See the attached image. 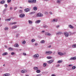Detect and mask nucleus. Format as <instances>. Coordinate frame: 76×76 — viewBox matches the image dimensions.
Returning a JSON list of instances; mask_svg holds the SVG:
<instances>
[{
    "label": "nucleus",
    "mask_w": 76,
    "mask_h": 76,
    "mask_svg": "<svg viewBox=\"0 0 76 76\" xmlns=\"http://www.w3.org/2000/svg\"><path fill=\"white\" fill-rule=\"evenodd\" d=\"M36 16L37 17H42L43 16V14L41 13H39Z\"/></svg>",
    "instance_id": "f257e3e1"
},
{
    "label": "nucleus",
    "mask_w": 76,
    "mask_h": 76,
    "mask_svg": "<svg viewBox=\"0 0 76 76\" xmlns=\"http://www.w3.org/2000/svg\"><path fill=\"white\" fill-rule=\"evenodd\" d=\"M65 53H62L61 52H59L58 53V55L59 56H63V55H65Z\"/></svg>",
    "instance_id": "f03ea898"
},
{
    "label": "nucleus",
    "mask_w": 76,
    "mask_h": 76,
    "mask_svg": "<svg viewBox=\"0 0 76 76\" xmlns=\"http://www.w3.org/2000/svg\"><path fill=\"white\" fill-rule=\"evenodd\" d=\"M64 35H65L66 37H69V33L67 32H64Z\"/></svg>",
    "instance_id": "7ed1b4c3"
},
{
    "label": "nucleus",
    "mask_w": 76,
    "mask_h": 76,
    "mask_svg": "<svg viewBox=\"0 0 76 76\" xmlns=\"http://www.w3.org/2000/svg\"><path fill=\"white\" fill-rule=\"evenodd\" d=\"M25 16V14H21L19 15V17L20 18H23V17H24Z\"/></svg>",
    "instance_id": "20e7f679"
},
{
    "label": "nucleus",
    "mask_w": 76,
    "mask_h": 76,
    "mask_svg": "<svg viewBox=\"0 0 76 76\" xmlns=\"http://www.w3.org/2000/svg\"><path fill=\"white\" fill-rule=\"evenodd\" d=\"M76 59V56L72 57L69 59V60H75Z\"/></svg>",
    "instance_id": "39448f33"
},
{
    "label": "nucleus",
    "mask_w": 76,
    "mask_h": 76,
    "mask_svg": "<svg viewBox=\"0 0 76 76\" xmlns=\"http://www.w3.org/2000/svg\"><path fill=\"white\" fill-rule=\"evenodd\" d=\"M25 12H29L30 10H31V8L29 9V8H27L26 9H25Z\"/></svg>",
    "instance_id": "423d86ee"
},
{
    "label": "nucleus",
    "mask_w": 76,
    "mask_h": 76,
    "mask_svg": "<svg viewBox=\"0 0 76 76\" xmlns=\"http://www.w3.org/2000/svg\"><path fill=\"white\" fill-rule=\"evenodd\" d=\"M39 56V55L38 54H36L34 55V56L33 57H35L36 58H37V57H38Z\"/></svg>",
    "instance_id": "0eeeda50"
},
{
    "label": "nucleus",
    "mask_w": 76,
    "mask_h": 76,
    "mask_svg": "<svg viewBox=\"0 0 76 76\" xmlns=\"http://www.w3.org/2000/svg\"><path fill=\"white\" fill-rule=\"evenodd\" d=\"M26 72H27V70H23L21 71L22 73H26Z\"/></svg>",
    "instance_id": "6e6552de"
},
{
    "label": "nucleus",
    "mask_w": 76,
    "mask_h": 76,
    "mask_svg": "<svg viewBox=\"0 0 76 76\" xmlns=\"http://www.w3.org/2000/svg\"><path fill=\"white\" fill-rule=\"evenodd\" d=\"M54 61L53 60H50L49 61H48V63L49 64H51V63H52Z\"/></svg>",
    "instance_id": "1a4fd4ad"
},
{
    "label": "nucleus",
    "mask_w": 76,
    "mask_h": 76,
    "mask_svg": "<svg viewBox=\"0 0 76 76\" xmlns=\"http://www.w3.org/2000/svg\"><path fill=\"white\" fill-rule=\"evenodd\" d=\"M40 22H41V20H38L36 21L35 23H36L37 24H38V23H39Z\"/></svg>",
    "instance_id": "9d476101"
},
{
    "label": "nucleus",
    "mask_w": 76,
    "mask_h": 76,
    "mask_svg": "<svg viewBox=\"0 0 76 76\" xmlns=\"http://www.w3.org/2000/svg\"><path fill=\"white\" fill-rule=\"evenodd\" d=\"M45 35H47L48 36H50L51 35V34L50 33H45Z\"/></svg>",
    "instance_id": "9b49d317"
},
{
    "label": "nucleus",
    "mask_w": 76,
    "mask_h": 76,
    "mask_svg": "<svg viewBox=\"0 0 76 76\" xmlns=\"http://www.w3.org/2000/svg\"><path fill=\"white\" fill-rule=\"evenodd\" d=\"M57 20H58L57 19H54L52 21V22H57Z\"/></svg>",
    "instance_id": "f8f14e48"
},
{
    "label": "nucleus",
    "mask_w": 76,
    "mask_h": 76,
    "mask_svg": "<svg viewBox=\"0 0 76 76\" xmlns=\"http://www.w3.org/2000/svg\"><path fill=\"white\" fill-rule=\"evenodd\" d=\"M61 0H57V3L58 4H60L61 3Z\"/></svg>",
    "instance_id": "ddd939ff"
},
{
    "label": "nucleus",
    "mask_w": 76,
    "mask_h": 76,
    "mask_svg": "<svg viewBox=\"0 0 76 76\" xmlns=\"http://www.w3.org/2000/svg\"><path fill=\"white\" fill-rule=\"evenodd\" d=\"M69 27L70 28H71V29H73V26L71 25H70L69 26Z\"/></svg>",
    "instance_id": "4468645a"
},
{
    "label": "nucleus",
    "mask_w": 76,
    "mask_h": 76,
    "mask_svg": "<svg viewBox=\"0 0 76 76\" xmlns=\"http://www.w3.org/2000/svg\"><path fill=\"white\" fill-rule=\"evenodd\" d=\"M36 1H37L36 0H32V2L31 3H36Z\"/></svg>",
    "instance_id": "2eb2a0df"
},
{
    "label": "nucleus",
    "mask_w": 76,
    "mask_h": 76,
    "mask_svg": "<svg viewBox=\"0 0 76 76\" xmlns=\"http://www.w3.org/2000/svg\"><path fill=\"white\" fill-rule=\"evenodd\" d=\"M17 28V26L16 25L15 26H12V29H15V28Z\"/></svg>",
    "instance_id": "dca6fc26"
},
{
    "label": "nucleus",
    "mask_w": 76,
    "mask_h": 76,
    "mask_svg": "<svg viewBox=\"0 0 76 76\" xmlns=\"http://www.w3.org/2000/svg\"><path fill=\"white\" fill-rule=\"evenodd\" d=\"M34 70H37L38 69V68L37 67H34Z\"/></svg>",
    "instance_id": "f3484780"
},
{
    "label": "nucleus",
    "mask_w": 76,
    "mask_h": 76,
    "mask_svg": "<svg viewBox=\"0 0 76 76\" xmlns=\"http://www.w3.org/2000/svg\"><path fill=\"white\" fill-rule=\"evenodd\" d=\"M5 3V1H2L0 2L1 4H4V3Z\"/></svg>",
    "instance_id": "a211bd4d"
},
{
    "label": "nucleus",
    "mask_w": 76,
    "mask_h": 76,
    "mask_svg": "<svg viewBox=\"0 0 76 76\" xmlns=\"http://www.w3.org/2000/svg\"><path fill=\"white\" fill-rule=\"evenodd\" d=\"M7 10V9L5 8L4 9V10L3 11V13H5L6 11Z\"/></svg>",
    "instance_id": "6ab92c4d"
},
{
    "label": "nucleus",
    "mask_w": 76,
    "mask_h": 76,
    "mask_svg": "<svg viewBox=\"0 0 76 76\" xmlns=\"http://www.w3.org/2000/svg\"><path fill=\"white\" fill-rule=\"evenodd\" d=\"M14 46L15 47H19V45L18 44H16L14 45Z\"/></svg>",
    "instance_id": "aec40b11"
},
{
    "label": "nucleus",
    "mask_w": 76,
    "mask_h": 76,
    "mask_svg": "<svg viewBox=\"0 0 76 76\" xmlns=\"http://www.w3.org/2000/svg\"><path fill=\"white\" fill-rule=\"evenodd\" d=\"M33 9L34 10H37V7H35L33 8Z\"/></svg>",
    "instance_id": "412c9836"
},
{
    "label": "nucleus",
    "mask_w": 76,
    "mask_h": 76,
    "mask_svg": "<svg viewBox=\"0 0 76 76\" xmlns=\"http://www.w3.org/2000/svg\"><path fill=\"white\" fill-rule=\"evenodd\" d=\"M62 60L58 61L57 62V63H62Z\"/></svg>",
    "instance_id": "4be33fe9"
},
{
    "label": "nucleus",
    "mask_w": 76,
    "mask_h": 76,
    "mask_svg": "<svg viewBox=\"0 0 76 76\" xmlns=\"http://www.w3.org/2000/svg\"><path fill=\"white\" fill-rule=\"evenodd\" d=\"M12 50H13V48H8V50H9L10 51H11Z\"/></svg>",
    "instance_id": "5701e85b"
},
{
    "label": "nucleus",
    "mask_w": 76,
    "mask_h": 76,
    "mask_svg": "<svg viewBox=\"0 0 76 76\" xmlns=\"http://www.w3.org/2000/svg\"><path fill=\"white\" fill-rule=\"evenodd\" d=\"M32 0H28V2L29 3H32Z\"/></svg>",
    "instance_id": "b1692460"
},
{
    "label": "nucleus",
    "mask_w": 76,
    "mask_h": 76,
    "mask_svg": "<svg viewBox=\"0 0 76 76\" xmlns=\"http://www.w3.org/2000/svg\"><path fill=\"white\" fill-rule=\"evenodd\" d=\"M46 54H49V51H46L45 52Z\"/></svg>",
    "instance_id": "393cba45"
},
{
    "label": "nucleus",
    "mask_w": 76,
    "mask_h": 76,
    "mask_svg": "<svg viewBox=\"0 0 76 76\" xmlns=\"http://www.w3.org/2000/svg\"><path fill=\"white\" fill-rule=\"evenodd\" d=\"M72 48H76V45L74 44L72 46Z\"/></svg>",
    "instance_id": "a878e982"
},
{
    "label": "nucleus",
    "mask_w": 76,
    "mask_h": 76,
    "mask_svg": "<svg viewBox=\"0 0 76 76\" xmlns=\"http://www.w3.org/2000/svg\"><path fill=\"white\" fill-rule=\"evenodd\" d=\"M43 67H46L47 66V64L46 63H44L43 64Z\"/></svg>",
    "instance_id": "bb28decb"
},
{
    "label": "nucleus",
    "mask_w": 76,
    "mask_h": 76,
    "mask_svg": "<svg viewBox=\"0 0 76 76\" xmlns=\"http://www.w3.org/2000/svg\"><path fill=\"white\" fill-rule=\"evenodd\" d=\"M72 69H73V70L74 69H76V66H73L72 67Z\"/></svg>",
    "instance_id": "cd10ccee"
},
{
    "label": "nucleus",
    "mask_w": 76,
    "mask_h": 76,
    "mask_svg": "<svg viewBox=\"0 0 76 76\" xmlns=\"http://www.w3.org/2000/svg\"><path fill=\"white\" fill-rule=\"evenodd\" d=\"M47 27H48V26H47L46 25H44L43 26V28H47Z\"/></svg>",
    "instance_id": "c85d7f7f"
},
{
    "label": "nucleus",
    "mask_w": 76,
    "mask_h": 76,
    "mask_svg": "<svg viewBox=\"0 0 76 76\" xmlns=\"http://www.w3.org/2000/svg\"><path fill=\"white\" fill-rule=\"evenodd\" d=\"M52 58V57L51 56H48L47 57V58H48V59H50V58Z\"/></svg>",
    "instance_id": "c756f323"
},
{
    "label": "nucleus",
    "mask_w": 76,
    "mask_h": 76,
    "mask_svg": "<svg viewBox=\"0 0 76 76\" xmlns=\"http://www.w3.org/2000/svg\"><path fill=\"white\" fill-rule=\"evenodd\" d=\"M35 12H32L30 13V15H33V14H35Z\"/></svg>",
    "instance_id": "7c9ffc66"
},
{
    "label": "nucleus",
    "mask_w": 76,
    "mask_h": 76,
    "mask_svg": "<svg viewBox=\"0 0 76 76\" xmlns=\"http://www.w3.org/2000/svg\"><path fill=\"white\" fill-rule=\"evenodd\" d=\"M7 54H7V52L3 54V55L4 56H5V55H7Z\"/></svg>",
    "instance_id": "2f4dec72"
},
{
    "label": "nucleus",
    "mask_w": 76,
    "mask_h": 76,
    "mask_svg": "<svg viewBox=\"0 0 76 76\" xmlns=\"http://www.w3.org/2000/svg\"><path fill=\"white\" fill-rule=\"evenodd\" d=\"M37 73H40V72H41V71L39 69L37 70Z\"/></svg>",
    "instance_id": "473e14b6"
},
{
    "label": "nucleus",
    "mask_w": 76,
    "mask_h": 76,
    "mask_svg": "<svg viewBox=\"0 0 76 76\" xmlns=\"http://www.w3.org/2000/svg\"><path fill=\"white\" fill-rule=\"evenodd\" d=\"M28 23H31V24H32V21H31V20H29Z\"/></svg>",
    "instance_id": "72a5a7b5"
},
{
    "label": "nucleus",
    "mask_w": 76,
    "mask_h": 76,
    "mask_svg": "<svg viewBox=\"0 0 76 76\" xmlns=\"http://www.w3.org/2000/svg\"><path fill=\"white\" fill-rule=\"evenodd\" d=\"M44 42H45V41L44 40H42L41 41V43H44Z\"/></svg>",
    "instance_id": "f704fd0d"
},
{
    "label": "nucleus",
    "mask_w": 76,
    "mask_h": 76,
    "mask_svg": "<svg viewBox=\"0 0 76 76\" xmlns=\"http://www.w3.org/2000/svg\"><path fill=\"white\" fill-rule=\"evenodd\" d=\"M8 29H9V28L7 27H5V29L6 31H7V30H8Z\"/></svg>",
    "instance_id": "c9c22d12"
},
{
    "label": "nucleus",
    "mask_w": 76,
    "mask_h": 76,
    "mask_svg": "<svg viewBox=\"0 0 76 76\" xmlns=\"http://www.w3.org/2000/svg\"><path fill=\"white\" fill-rule=\"evenodd\" d=\"M16 23V22H14V23H11V25H14V24L15 25Z\"/></svg>",
    "instance_id": "e433bc0d"
},
{
    "label": "nucleus",
    "mask_w": 76,
    "mask_h": 76,
    "mask_svg": "<svg viewBox=\"0 0 76 76\" xmlns=\"http://www.w3.org/2000/svg\"><path fill=\"white\" fill-rule=\"evenodd\" d=\"M7 6H8V5H7V4H5V5H4V7L6 8H7Z\"/></svg>",
    "instance_id": "4c0bfd02"
},
{
    "label": "nucleus",
    "mask_w": 76,
    "mask_h": 76,
    "mask_svg": "<svg viewBox=\"0 0 76 76\" xmlns=\"http://www.w3.org/2000/svg\"><path fill=\"white\" fill-rule=\"evenodd\" d=\"M45 14L46 15H48V12H47V11H45Z\"/></svg>",
    "instance_id": "58836bf2"
},
{
    "label": "nucleus",
    "mask_w": 76,
    "mask_h": 76,
    "mask_svg": "<svg viewBox=\"0 0 76 76\" xmlns=\"http://www.w3.org/2000/svg\"><path fill=\"white\" fill-rule=\"evenodd\" d=\"M52 53L53 52H52L49 51V54H52Z\"/></svg>",
    "instance_id": "ea45409f"
},
{
    "label": "nucleus",
    "mask_w": 76,
    "mask_h": 76,
    "mask_svg": "<svg viewBox=\"0 0 76 76\" xmlns=\"http://www.w3.org/2000/svg\"><path fill=\"white\" fill-rule=\"evenodd\" d=\"M19 13H22V10H20L19 11Z\"/></svg>",
    "instance_id": "a19ab883"
},
{
    "label": "nucleus",
    "mask_w": 76,
    "mask_h": 76,
    "mask_svg": "<svg viewBox=\"0 0 76 76\" xmlns=\"http://www.w3.org/2000/svg\"><path fill=\"white\" fill-rule=\"evenodd\" d=\"M61 32H58V33H57V35L59 34H61Z\"/></svg>",
    "instance_id": "79ce46f5"
},
{
    "label": "nucleus",
    "mask_w": 76,
    "mask_h": 76,
    "mask_svg": "<svg viewBox=\"0 0 76 76\" xmlns=\"http://www.w3.org/2000/svg\"><path fill=\"white\" fill-rule=\"evenodd\" d=\"M34 41H35V39H33L31 40V42H34Z\"/></svg>",
    "instance_id": "37998d69"
},
{
    "label": "nucleus",
    "mask_w": 76,
    "mask_h": 76,
    "mask_svg": "<svg viewBox=\"0 0 76 76\" xmlns=\"http://www.w3.org/2000/svg\"><path fill=\"white\" fill-rule=\"evenodd\" d=\"M11 20V19L10 18H9L7 20L8 21H10Z\"/></svg>",
    "instance_id": "c03bdc74"
},
{
    "label": "nucleus",
    "mask_w": 76,
    "mask_h": 76,
    "mask_svg": "<svg viewBox=\"0 0 76 76\" xmlns=\"http://www.w3.org/2000/svg\"><path fill=\"white\" fill-rule=\"evenodd\" d=\"M36 76H41V74H39L37 75H36Z\"/></svg>",
    "instance_id": "a18cd8bd"
},
{
    "label": "nucleus",
    "mask_w": 76,
    "mask_h": 76,
    "mask_svg": "<svg viewBox=\"0 0 76 76\" xmlns=\"http://www.w3.org/2000/svg\"><path fill=\"white\" fill-rule=\"evenodd\" d=\"M7 2L8 3H10V1H11V0H7Z\"/></svg>",
    "instance_id": "49530a36"
},
{
    "label": "nucleus",
    "mask_w": 76,
    "mask_h": 76,
    "mask_svg": "<svg viewBox=\"0 0 76 76\" xmlns=\"http://www.w3.org/2000/svg\"><path fill=\"white\" fill-rule=\"evenodd\" d=\"M56 53V52L55 51L54 52H53V53H52V55H55V54H55Z\"/></svg>",
    "instance_id": "de8ad7c7"
},
{
    "label": "nucleus",
    "mask_w": 76,
    "mask_h": 76,
    "mask_svg": "<svg viewBox=\"0 0 76 76\" xmlns=\"http://www.w3.org/2000/svg\"><path fill=\"white\" fill-rule=\"evenodd\" d=\"M60 66V64H57V65H56V67H59V66Z\"/></svg>",
    "instance_id": "09e8293b"
},
{
    "label": "nucleus",
    "mask_w": 76,
    "mask_h": 76,
    "mask_svg": "<svg viewBox=\"0 0 76 76\" xmlns=\"http://www.w3.org/2000/svg\"><path fill=\"white\" fill-rule=\"evenodd\" d=\"M23 44H25L26 43V42L25 41H23Z\"/></svg>",
    "instance_id": "8fccbe9b"
},
{
    "label": "nucleus",
    "mask_w": 76,
    "mask_h": 76,
    "mask_svg": "<svg viewBox=\"0 0 76 76\" xmlns=\"http://www.w3.org/2000/svg\"><path fill=\"white\" fill-rule=\"evenodd\" d=\"M4 76H7V73H6L4 75Z\"/></svg>",
    "instance_id": "3c124183"
},
{
    "label": "nucleus",
    "mask_w": 76,
    "mask_h": 76,
    "mask_svg": "<svg viewBox=\"0 0 76 76\" xmlns=\"http://www.w3.org/2000/svg\"><path fill=\"white\" fill-rule=\"evenodd\" d=\"M17 8H18V7H15L14 9V10H16V9Z\"/></svg>",
    "instance_id": "603ef678"
},
{
    "label": "nucleus",
    "mask_w": 76,
    "mask_h": 76,
    "mask_svg": "<svg viewBox=\"0 0 76 76\" xmlns=\"http://www.w3.org/2000/svg\"><path fill=\"white\" fill-rule=\"evenodd\" d=\"M15 54V53L12 52L11 53V55H14Z\"/></svg>",
    "instance_id": "864d4df0"
},
{
    "label": "nucleus",
    "mask_w": 76,
    "mask_h": 76,
    "mask_svg": "<svg viewBox=\"0 0 76 76\" xmlns=\"http://www.w3.org/2000/svg\"><path fill=\"white\" fill-rule=\"evenodd\" d=\"M50 15H52V14H53V12H50Z\"/></svg>",
    "instance_id": "5fc2aeb1"
},
{
    "label": "nucleus",
    "mask_w": 76,
    "mask_h": 76,
    "mask_svg": "<svg viewBox=\"0 0 76 76\" xmlns=\"http://www.w3.org/2000/svg\"><path fill=\"white\" fill-rule=\"evenodd\" d=\"M35 46H37V45H38V43H35Z\"/></svg>",
    "instance_id": "6e6d98bb"
},
{
    "label": "nucleus",
    "mask_w": 76,
    "mask_h": 76,
    "mask_svg": "<svg viewBox=\"0 0 76 76\" xmlns=\"http://www.w3.org/2000/svg\"><path fill=\"white\" fill-rule=\"evenodd\" d=\"M23 54L24 55V56H26V54L25 53H23Z\"/></svg>",
    "instance_id": "4d7b16f0"
},
{
    "label": "nucleus",
    "mask_w": 76,
    "mask_h": 76,
    "mask_svg": "<svg viewBox=\"0 0 76 76\" xmlns=\"http://www.w3.org/2000/svg\"><path fill=\"white\" fill-rule=\"evenodd\" d=\"M7 76H10V74H9V73H7Z\"/></svg>",
    "instance_id": "13d9d810"
},
{
    "label": "nucleus",
    "mask_w": 76,
    "mask_h": 76,
    "mask_svg": "<svg viewBox=\"0 0 76 76\" xmlns=\"http://www.w3.org/2000/svg\"><path fill=\"white\" fill-rule=\"evenodd\" d=\"M69 66L70 67H72V64L69 65Z\"/></svg>",
    "instance_id": "bf43d9fd"
},
{
    "label": "nucleus",
    "mask_w": 76,
    "mask_h": 76,
    "mask_svg": "<svg viewBox=\"0 0 76 76\" xmlns=\"http://www.w3.org/2000/svg\"><path fill=\"white\" fill-rule=\"evenodd\" d=\"M59 27H60V26H56V28H59Z\"/></svg>",
    "instance_id": "052dcab7"
},
{
    "label": "nucleus",
    "mask_w": 76,
    "mask_h": 76,
    "mask_svg": "<svg viewBox=\"0 0 76 76\" xmlns=\"http://www.w3.org/2000/svg\"><path fill=\"white\" fill-rule=\"evenodd\" d=\"M51 45H50V46H49L48 47V48H51Z\"/></svg>",
    "instance_id": "680f3d73"
},
{
    "label": "nucleus",
    "mask_w": 76,
    "mask_h": 76,
    "mask_svg": "<svg viewBox=\"0 0 76 76\" xmlns=\"http://www.w3.org/2000/svg\"><path fill=\"white\" fill-rule=\"evenodd\" d=\"M52 76H56V75L54 74H53L52 75Z\"/></svg>",
    "instance_id": "e2e57ef3"
},
{
    "label": "nucleus",
    "mask_w": 76,
    "mask_h": 76,
    "mask_svg": "<svg viewBox=\"0 0 76 76\" xmlns=\"http://www.w3.org/2000/svg\"><path fill=\"white\" fill-rule=\"evenodd\" d=\"M12 7H10V10H12Z\"/></svg>",
    "instance_id": "0e129e2a"
},
{
    "label": "nucleus",
    "mask_w": 76,
    "mask_h": 76,
    "mask_svg": "<svg viewBox=\"0 0 76 76\" xmlns=\"http://www.w3.org/2000/svg\"><path fill=\"white\" fill-rule=\"evenodd\" d=\"M5 47H6V48H7V46L6 45H5Z\"/></svg>",
    "instance_id": "69168bd1"
},
{
    "label": "nucleus",
    "mask_w": 76,
    "mask_h": 76,
    "mask_svg": "<svg viewBox=\"0 0 76 76\" xmlns=\"http://www.w3.org/2000/svg\"><path fill=\"white\" fill-rule=\"evenodd\" d=\"M45 32V31H42V32Z\"/></svg>",
    "instance_id": "338daca9"
},
{
    "label": "nucleus",
    "mask_w": 76,
    "mask_h": 76,
    "mask_svg": "<svg viewBox=\"0 0 76 76\" xmlns=\"http://www.w3.org/2000/svg\"><path fill=\"white\" fill-rule=\"evenodd\" d=\"M26 76H29V75H26Z\"/></svg>",
    "instance_id": "774afa93"
}]
</instances>
